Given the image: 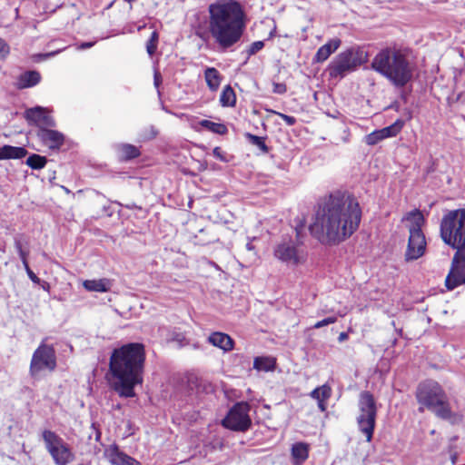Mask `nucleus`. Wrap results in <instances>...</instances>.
Wrapping results in <instances>:
<instances>
[{"instance_id":"f03ea898","label":"nucleus","mask_w":465,"mask_h":465,"mask_svg":"<svg viewBox=\"0 0 465 465\" xmlns=\"http://www.w3.org/2000/svg\"><path fill=\"white\" fill-rule=\"evenodd\" d=\"M144 361L142 343H127L113 351L109 361L110 385L120 397L135 396L134 387L143 383Z\"/></svg>"},{"instance_id":"de8ad7c7","label":"nucleus","mask_w":465,"mask_h":465,"mask_svg":"<svg viewBox=\"0 0 465 465\" xmlns=\"http://www.w3.org/2000/svg\"><path fill=\"white\" fill-rule=\"evenodd\" d=\"M246 249L249 251V252H253L254 251V246L252 245V242H247L246 244Z\"/></svg>"},{"instance_id":"cd10ccee","label":"nucleus","mask_w":465,"mask_h":465,"mask_svg":"<svg viewBox=\"0 0 465 465\" xmlns=\"http://www.w3.org/2000/svg\"><path fill=\"white\" fill-rule=\"evenodd\" d=\"M46 158L39 154H32L26 160V164L35 170H40L46 164Z\"/></svg>"},{"instance_id":"9d476101","label":"nucleus","mask_w":465,"mask_h":465,"mask_svg":"<svg viewBox=\"0 0 465 465\" xmlns=\"http://www.w3.org/2000/svg\"><path fill=\"white\" fill-rule=\"evenodd\" d=\"M45 448L56 465H67L74 459L69 445L55 432L45 430L43 431Z\"/></svg>"},{"instance_id":"bb28decb","label":"nucleus","mask_w":465,"mask_h":465,"mask_svg":"<svg viewBox=\"0 0 465 465\" xmlns=\"http://www.w3.org/2000/svg\"><path fill=\"white\" fill-rule=\"evenodd\" d=\"M331 395V389L329 385L324 384L322 386L317 387L311 393L310 396L318 401L328 400Z\"/></svg>"},{"instance_id":"393cba45","label":"nucleus","mask_w":465,"mask_h":465,"mask_svg":"<svg viewBox=\"0 0 465 465\" xmlns=\"http://www.w3.org/2000/svg\"><path fill=\"white\" fill-rule=\"evenodd\" d=\"M220 103L223 106H234L236 103V95L233 89L230 85H226L220 96Z\"/></svg>"},{"instance_id":"c9c22d12","label":"nucleus","mask_w":465,"mask_h":465,"mask_svg":"<svg viewBox=\"0 0 465 465\" xmlns=\"http://www.w3.org/2000/svg\"><path fill=\"white\" fill-rule=\"evenodd\" d=\"M15 248L19 253V256H20V259L22 261V263L23 264H25L27 263V255H28V252H25L23 247H22V243L21 242L19 241H16L15 242Z\"/></svg>"},{"instance_id":"7ed1b4c3","label":"nucleus","mask_w":465,"mask_h":465,"mask_svg":"<svg viewBox=\"0 0 465 465\" xmlns=\"http://www.w3.org/2000/svg\"><path fill=\"white\" fill-rule=\"evenodd\" d=\"M209 32L219 46L230 48L240 41L244 28V13L235 0H218L208 6Z\"/></svg>"},{"instance_id":"6ab92c4d","label":"nucleus","mask_w":465,"mask_h":465,"mask_svg":"<svg viewBox=\"0 0 465 465\" xmlns=\"http://www.w3.org/2000/svg\"><path fill=\"white\" fill-rule=\"evenodd\" d=\"M208 341L213 346L218 347L225 351H231L233 348V341L232 339L223 332H213L212 333Z\"/></svg>"},{"instance_id":"9b49d317","label":"nucleus","mask_w":465,"mask_h":465,"mask_svg":"<svg viewBox=\"0 0 465 465\" xmlns=\"http://www.w3.org/2000/svg\"><path fill=\"white\" fill-rule=\"evenodd\" d=\"M362 63L360 52L351 48L340 53L329 65L331 77H343L354 71Z\"/></svg>"},{"instance_id":"412c9836","label":"nucleus","mask_w":465,"mask_h":465,"mask_svg":"<svg viewBox=\"0 0 465 465\" xmlns=\"http://www.w3.org/2000/svg\"><path fill=\"white\" fill-rule=\"evenodd\" d=\"M204 78L207 86L211 91H216L219 88L222 81V76L216 68H206V70L204 71Z\"/></svg>"},{"instance_id":"4468645a","label":"nucleus","mask_w":465,"mask_h":465,"mask_svg":"<svg viewBox=\"0 0 465 465\" xmlns=\"http://www.w3.org/2000/svg\"><path fill=\"white\" fill-rule=\"evenodd\" d=\"M25 114L30 124L37 125V129L42 128V126L45 128L55 126L54 119L50 115L47 109L44 107L35 106L29 108L25 111Z\"/></svg>"},{"instance_id":"f257e3e1","label":"nucleus","mask_w":465,"mask_h":465,"mask_svg":"<svg viewBox=\"0 0 465 465\" xmlns=\"http://www.w3.org/2000/svg\"><path fill=\"white\" fill-rule=\"evenodd\" d=\"M361 209L349 193L334 192L322 200L311 234L323 244L335 245L349 239L359 228Z\"/></svg>"},{"instance_id":"f8f14e48","label":"nucleus","mask_w":465,"mask_h":465,"mask_svg":"<svg viewBox=\"0 0 465 465\" xmlns=\"http://www.w3.org/2000/svg\"><path fill=\"white\" fill-rule=\"evenodd\" d=\"M250 405L245 401L235 403L223 420V425L234 431H246L252 425Z\"/></svg>"},{"instance_id":"473e14b6","label":"nucleus","mask_w":465,"mask_h":465,"mask_svg":"<svg viewBox=\"0 0 465 465\" xmlns=\"http://www.w3.org/2000/svg\"><path fill=\"white\" fill-rule=\"evenodd\" d=\"M381 140H383V139L381 138L379 130H376V131L369 134L365 137V142L369 145H374V144L378 143L379 142H381Z\"/></svg>"},{"instance_id":"dca6fc26","label":"nucleus","mask_w":465,"mask_h":465,"mask_svg":"<svg viewBox=\"0 0 465 465\" xmlns=\"http://www.w3.org/2000/svg\"><path fill=\"white\" fill-rule=\"evenodd\" d=\"M104 456L113 465H139L137 460L121 451L115 444L104 450Z\"/></svg>"},{"instance_id":"58836bf2","label":"nucleus","mask_w":465,"mask_h":465,"mask_svg":"<svg viewBox=\"0 0 465 465\" xmlns=\"http://www.w3.org/2000/svg\"><path fill=\"white\" fill-rule=\"evenodd\" d=\"M287 88L284 84L282 83H274L273 84V93L282 94L286 92Z\"/></svg>"},{"instance_id":"5701e85b","label":"nucleus","mask_w":465,"mask_h":465,"mask_svg":"<svg viewBox=\"0 0 465 465\" xmlns=\"http://www.w3.org/2000/svg\"><path fill=\"white\" fill-rule=\"evenodd\" d=\"M40 74L36 71H28L21 74L19 78V86L27 88L37 84L40 82Z\"/></svg>"},{"instance_id":"2f4dec72","label":"nucleus","mask_w":465,"mask_h":465,"mask_svg":"<svg viewBox=\"0 0 465 465\" xmlns=\"http://www.w3.org/2000/svg\"><path fill=\"white\" fill-rule=\"evenodd\" d=\"M159 35L156 31H153L151 35L150 39L146 43V50L149 55H153L156 49L158 44Z\"/></svg>"},{"instance_id":"7c9ffc66","label":"nucleus","mask_w":465,"mask_h":465,"mask_svg":"<svg viewBox=\"0 0 465 465\" xmlns=\"http://www.w3.org/2000/svg\"><path fill=\"white\" fill-rule=\"evenodd\" d=\"M122 157L125 160L135 158L139 155V150L132 144H124L121 146Z\"/></svg>"},{"instance_id":"37998d69","label":"nucleus","mask_w":465,"mask_h":465,"mask_svg":"<svg viewBox=\"0 0 465 465\" xmlns=\"http://www.w3.org/2000/svg\"><path fill=\"white\" fill-rule=\"evenodd\" d=\"M327 400H322V401H318V407L319 409L322 411H325L326 409H327V406H326V401Z\"/></svg>"},{"instance_id":"a18cd8bd","label":"nucleus","mask_w":465,"mask_h":465,"mask_svg":"<svg viewBox=\"0 0 465 465\" xmlns=\"http://www.w3.org/2000/svg\"><path fill=\"white\" fill-rule=\"evenodd\" d=\"M347 339H348V334L346 332H341L339 337H338V340L341 342L345 341V340H347Z\"/></svg>"},{"instance_id":"a878e982","label":"nucleus","mask_w":465,"mask_h":465,"mask_svg":"<svg viewBox=\"0 0 465 465\" xmlns=\"http://www.w3.org/2000/svg\"><path fill=\"white\" fill-rule=\"evenodd\" d=\"M403 127V122L397 120L394 124L390 126L384 127L379 130L382 139L396 136L401 128Z\"/></svg>"},{"instance_id":"20e7f679","label":"nucleus","mask_w":465,"mask_h":465,"mask_svg":"<svg viewBox=\"0 0 465 465\" xmlns=\"http://www.w3.org/2000/svg\"><path fill=\"white\" fill-rule=\"evenodd\" d=\"M440 232L444 243L457 250L445 281L446 287L453 290L465 283V208L449 211L441 219Z\"/></svg>"},{"instance_id":"6e6552de","label":"nucleus","mask_w":465,"mask_h":465,"mask_svg":"<svg viewBox=\"0 0 465 465\" xmlns=\"http://www.w3.org/2000/svg\"><path fill=\"white\" fill-rule=\"evenodd\" d=\"M358 407V427L366 436V440L370 442L372 439L377 416L376 401L373 395L366 391H361L359 396Z\"/></svg>"},{"instance_id":"e433bc0d","label":"nucleus","mask_w":465,"mask_h":465,"mask_svg":"<svg viewBox=\"0 0 465 465\" xmlns=\"http://www.w3.org/2000/svg\"><path fill=\"white\" fill-rule=\"evenodd\" d=\"M10 53V47L8 44L2 38H0V59H5Z\"/></svg>"},{"instance_id":"a211bd4d","label":"nucleus","mask_w":465,"mask_h":465,"mask_svg":"<svg viewBox=\"0 0 465 465\" xmlns=\"http://www.w3.org/2000/svg\"><path fill=\"white\" fill-rule=\"evenodd\" d=\"M83 286L88 292H106L111 290L113 281L107 278L85 280Z\"/></svg>"},{"instance_id":"0eeeda50","label":"nucleus","mask_w":465,"mask_h":465,"mask_svg":"<svg viewBox=\"0 0 465 465\" xmlns=\"http://www.w3.org/2000/svg\"><path fill=\"white\" fill-rule=\"evenodd\" d=\"M403 220L409 223L410 232L405 259L406 261H414L421 257L426 250V240L421 231L424 217L420 210L415 209L408 213Z\"/></svg>"},{"instance_id":"49530a36","label":"nucleus","mask_w":465,"mask_h":465,"mask_svg":"<svg viewBox=\"0 0 465 465\" xmlns=\"http://www.w3.org/2000/svg\"><path fill=\"white\" fill-rule=\"evenodd\" d=\"M57 53H58V51L51 52V53H48V54H41V56H43V57H45V58H47V57L54 56V54H56Z\"/></svg>"},{"instance_id":"f704fd0d","label":"nucleus","mask_w":465,"mask_h":465,"mask_svg":"<svg viewBox=\"0 0 465 465\" xmlns=\"http://www.w3.org/2000/svg\"><path fill=\"white\" fill-rule=\"evenodd\" d=\"M264 46V43L262 41H256L253 42L248 49V54L252 55L262 50Z\"/></svg>"},{"instance_id":"4be33fe9","label":"nucleus","mask_w":465,"mask_h":465,"mask_svg":"<svg viewBox=\"0 0 465 465\" xmlns=\"http://www.w3.org/2000/svg\"><path fill=\"white\" fill-rule=\"evenodd\" d=\"M292 456L298 462H304L309 456V445L304 442H297L292 447Z\"/></svg>"},{"instance_id":"1a4fd4ad","label":"nucleus","mask_w":465,"mask_h":465,"mask_svg":"<svg viewBox=\"0 0 465 465\" xmlns=\"http://www.w3.org/2000/svg\"><path fill=\"white\" fill-rule=\"evenodd\" d=\"M56 354L53 345L44 341L34 351L29 373L34 379H39L45 373L53 372L56 368Z\"/></svg>"},{"instance_id":"a19ab883","label":"nucleus","mask_w":465,"mask_h":465,"mask_svg":"<svg viewBox=\"0 0 465 465\" xmlns=\"http://www.w3.org/2000/svg\"><path fill=\"white\" fill-rule=\"evenodd\" d=\"M162 83V76H161V74L158 72V71H154V74H153V84H154V86L156 88H158L160 86Z\"/></svg>"},{"instance_id":"09e8293b","label":"nucleus","mask_w":465,"mask_h":465,"mask_svg":"<svg viewBox=\"0 0 465 465\" xmlns=\"http://www.w3.org/2000/svg\"><path fill=\"white\" fill-rule=\"evenodd\" d=\"M42 288H43L45 291H47V292H48V291H49V289H50V284H49L48 282H44L42 283Z\"/></svg>"},{"instance_id":"ddd939ff","label":"nucleus","mask_w":465,"mask_h":465,"mask_svg":"<svg viewBox=\"0 0 465 465\" xmlns=\"http://www.w3.org/2000/svg\"><path fill=\"white\" fill-rule=\"evenodd\" d=\"M276 259L288 265L298 266L303 264L307 259L306 252L292 241H282L277 243L273 250Z\"/></svg>"},{"instance_id":"c756f323","label":"nucleus","mask_w":465,"mask_h":465,"mask_svg":"<svg viewBox=\"0 0 465 465\" xmlns=\"http://www.w3.org/2000/svg\"><path fill=\"white\" fill-rule=\"evenodd\" d=\"M245 137L254 146H257L262 152L268 153V146L265 144L264 138L252 134L250 133L245 134Z\"/></svg>"},{"instance_id":"72a5a7b5","label":"nucleus","mask_w":465,"mask_h":465,"mask_svg":"<svg viewBox=\"0 0 465 465\" xmlns=\"http://www.w3.org/2000/svg\"><path fill=\"white\" fill-rule=\"evenodd\" d=\"M336 322H337V318L336 317H334V316L328 317V318H325V319H323L322 321L317 322L313 325V328L314 329H320V328L327 326L329 324H332V323H334Z\"/></svg>"},{"instance_id":"39448f33","label":"nucleus","mask_w":465,"mask_h":465,"mask_svg":"<svg viewBox=\"0 0 465 465\" xmlns=\"http://www.w3.org/2000/svg\"><path fill=\"white\" fill-rule=\"evenodd\" d=\"M371 65L396 87L405 86L415 71V64L403 50L391 47L381 49L373 57Z\"/></svg>"},{"instance_id":"aec40b11","label":"nucleus","mask_w":465,"mask_h":465,"mask_svg":"<svg viewBox=\"0 0 465 465\" xmlns=\"http://www.w3.org/2000/svg\"><path fill=\"white\" fill-rule=\"evenodd\" d=\"M27 153L23 147L4 145L0 147V160L3 159H21Z\"/></svg>"},{"instance_id":"423d86ee","label":"nucleus","mask_w":465,"mask_h":465,"mask_svg":"<svg viewBox=\"0 0 465 465\" xmlns=\"http://www.w3.org/2000/svg\"><path fill=\"white\" fill-rule=\"evenodd\" d=\"M416 399L420 412L427 409L442 420H450L454 416L445 391L436 381L427 380L420 383Z\"/></svg>"},{"instance_id":"2eb2a0df","label":"nucleus","mask_w":465,"mask_h":465,"mask_svg":"<svg viewBox=\"0 0 465 465\" xmlns=\"http://www.w3.org/2000/svg\"><path fill=\"white\" fill-rule=\"evenodd\" d=\"M52 128L42 126V128L36 130V136L43 145L51 150H57L63 145L64 136L62 133Z\"/></svg>"},{"instance_id":"c85d7f7f","label":"nucleus","mask_w":465,"mask_h":465,"mask_svg":"<svg viewBox=\"0 0 465 465\" xmlns=\"http://www.w3.org/2000/svg\"><path fill=\"white\" fill-rule=\"evenodd\" d=\"M202 126L207 128L208 130L212 131L213 133L218 134H224L227 133V127L219 123H214L209 120H203L201 122Z\"/></svg>"},{"instance_id":"ea45409f","label":"nucleus","mask_w":465,"mask_h":465,"mask_svg":"<svg viewBox=\"0 0 465 465\" xmlns=\"http://www.w3.org/2000/svg\"><path fill=\"white\" fill-rule=\"evenodd\" d=\"M289 126L293 125L296 123V119L293 116L287 115L282 113L277 114Z\"/></svg>"},{"instance_id":"b1692460","label":"nucleus","mask_w":465,"mask_h":465,"mask_svg":"<svg viewBox=\"0 0 465 465\" xmlns=\"http://www.w3.org/2000/svg\"><path fill=\"white\" fill-rule=\"evenodd\" d=\"M253 368L262 371H272L275 368V360L272 357H256Z\"/></svg>"},{"instance_id":"c03bdc74","label":"nucleus","mask_w":465,"mask_h":465,"mask_svg":"<svg viewBox=\"0 0 465 465\" xmlns=\"http://www.w3.org/2000/svg\"><path fill=\"white\" fill-rule=\"evenodd\" d=\"M94 45V43L92 42H86V43H83L81 44V45L79 46V49H86V48H90Z\"/></svg>"},{"instance_id":"8fccbe9b","label":"nucleus","mask_w":465,"mask_h":465,"mask_svg":"<svg viewBox=\"0 0 465 465\" xmlns=\"http://www.w3.org/2000/svg\"><path fill=\"white\" fill-rule=\"evenodd\" d=\"M78 465H84V464H83V463H80V464H78Z\"/></svg>"},{"instance_id":"4c0bfd02","label":"nucleus","mask_w":465,"mask_h":465,"mask_svg":"<svg viewBox=\"0 0 465 465\" xmlns=\"http://www.w3.org/2000/svg\"><path fill=\"white\" fill-rule=\"evenodd\" d=\"M25 271H26V273L28 275V277L30 278V280L35 282V283H40V279L35 274V272L30 269L29 265H28V262L25 263V264H23Z\"/></svg>"},{"instance_id":"79ce46f5","label":"nucleus","mask_w":465,"mask_h":465,"mask_svg":"<svg viewBox=\"0 0 465 465\" xmlns=\"http://www.w3.org/2000/svg\"><path fill=\"white\" fill-rule=\"evenodd\" d=\"M213 155H214L217 159H219V160H221V161H223V162H224V161H225V158H224V156L223 155V153H222V150H221V148H220V147H215V148L213 149Z\"/></svg>"},{"instance_id":"f3484780","label":"nucleus","mask_w":465,"mask_h":465,"mask_svg":"<svg viewBox=\"0 0 465 465\" xmlns=\"http://www.w3.org/2000/svg\"><path fill=\"white\" fill-rule=\"evenodd\" d=\"M339 38H333L328 43L321 46L315 54L313 61L316 63H322L326 61L331 54H333L341 45Z\"/></svg>"}]
</instances>
